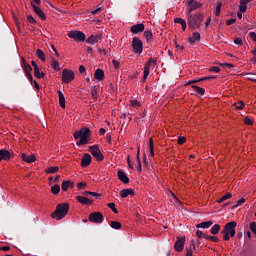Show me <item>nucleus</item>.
Masks as SVG:
<instances>
[{
  "label": "nucleus",
  "instance_id": "nucleus-1",
  "mask_svg": "<svg viewBox=\"0 0 256 256\" xmlns=\"http://www.w3.org/2000/svg\"><path fill=\"white\" fill-rule=\"evenodd\" d=\"M74 139H79L76 145H89V139H91V130L87 127H82L80 130L75 131L73 134Z\"/></svg>",
  "mask_w": 256,
  "mask_h": 256
},
{
  "label": "nucleus",
  "instance_id": "nucleus-2",
  "mask_svg": "<svg viewBox=\"0 0 256 256\" xmlns=\"http://www.w3.org/2000/svg\"><path fill=\"white\" fill-rule=\"evenodd\" d=\"M69 213V203H62L56 206L55 211L51 214L52 219L61 221Z\"/></svg>",
  "mask_w": 256,
  "mask_h": 256
},
{
  "label": "nucleus",
  "instance_id": "nucleus-3",
  "mask_svg": "<svg viewBox=\"0 0 256 256\" xmlns=\"http://www.w3.org/2000/svg\"><path fill=\"white\" fill-rule=\"evenodd\" d=\"M203 22V14H188V25L190 29H199L201 27V23Z\"/></svg>",
  "mask_w": 256,
  "mask_h": 256
},
{
  "label": "nucleus",
  "instance_id": "nucleus-4",
  "mask_svg": "<svg viewBox=\"0 0 256 256\" xmlns=\"http://www.w3.org/2000/svg\"><path fill=\"white\" fill-rule=\"evenodd\" d=\"M235 227L237 222L232 221L225 224L222 234L224 235V241H229L231 237H235Z\"/></svg>",
  "mask_w": 256,
  "mask_h": 256
},
{
  "label": "nucleus",
  "instance_id": "nucleus-5",
  "mask_svg": "<svg viewBox=\"0 0 256 256\" xmlns=\"http://www.w3.org/2000/svg\"><path fill=\"white\" fill-rule=\"evenodd\" d=\"M132 51L133 53H136V55H141V53H143V41L137 36L132 38Z\"/></svg>",
  "mask_w": 256,
  "mask_h": 256
},
{
  "label": "nucleus",
  "instance_id": "nucleus-6",
  "mask_svg": "<svg viewBox=\"0 0 256 256\" xmlns=\"http://www.w3.org/2000/svg\"><path fill=\"white\" fill-rule=\"evenodd\" d=\"M72 81H75V72L70 69H63L62 70V83H65L68 85V83H72Z\"/></svg>",
  "mask_w": 256,
  "mask_h": 256
},
{
  "label": "nucleus",
  "instance_id": "nucleus-7",
  "mask_svg": "<svg viewBox=\"0 0 256 256\" xmlns=\"http://www.w3.org/2000/svg\"><path fill=\"white\" fill-rule=\"evenodd\" d=\"M68 37L70 39H74L77 43H81L87 39V36H85V33L78 31V30H72L68 32Z\"/></svg>",
  "mask_w": 256,
  "mask_h": 256
},
{
  "label": "nucleus",
  "instance_id": "nucleus-8",
  "mask_svg": "<svg viewBox=\"0 0 256 256\" xmlns=\"http://www.w3.org/2000/svg\"><path fill=\"white\" fill-rule=\"evenodd\" d=\"M88 151L97 161H103V159H105L103 153H101V149H99V145L90 146Z\"/></svg>",
  "mask_w": 256,
  "mask_h": 256
},
{
  "label": "nucleus",
  "instance_id": "nucleus-9",
  "mask_svg": "<svg viewBox=\"0 0 256 256\" xmlns=\"http://www.w3.org/2000/svg\"><path fill=\"white\" fill-rule=\"evenodd\" d=\"M88 219L90 223L101 224L103 223V215L101 212H92L89 214Z\"/></svg>",
  "mask_w": 256,
  "mask_h": 256
},
{
  "label": "nucleus",
  "instance_id": "nucleus-10",
  "mask_svg": "<svg viewBox=\"0 0 256 256\" xmlns=\"http://www.w3.org/2000/svg\"><path fill=\"white\" fill-rule=\"evenodd\" d=\"M30 5L34 11V13L41 19L42 21H45L47 19V15H45V12L41 10V7L39 5L34 4L33 2H30Z\"/></svg>",
  "mask_w": 256,
  "mask_h": 256
},
{
  "label": "nucleus",
  "instance_id": "nucleus-11",
  "mask_svg": "<svg viewBox=\"0 0 256 256\" xmlns=\"http://www.w3.org/2000/svg\"><path fill=\"white\" fill-rule=\"evenodd\" d=\"M175 251L181 253L185 249V237H177V241L174 244Z\"/></svg>",
  "mask_w": 256,
  "mask_h": 256
},
{
  "label": "nucleus",
  "instance_id": "nucleus-12",
  "mask_svg": "<svg viewBox=\"0 0 256 256\" xmlns=\"http://www.w3.org/2000/svg\"><path fill=\"white\" fill-rule=\"evenodd\" d=\"M130 31H131V33H133V35L143 33V31H145V24L139 23V24L132 25L130 27Z\"/></svg>",
  "mask_w": 256,
  "mask_h": 256
},
{
  "label": "nucleus",
  "instance_id": "nucleus-13",
  "mask_svg": "<svg viewBox=\"0 0 256 256\" xmlns=\"http://www.w3.org/2000/svg\"><path fill=\"white\" fill-rule=\"evenodd\" d=\"M153 63H155V60L153 58H150L145 66H144V76H143V79L144 81L149 77V73L151 71V65H153Z\"/></svg>",
  "mask_w": 256,
  "mask_h": 256
},
{
  "label": "nucleus",
  "instance_id": "nucleus-14",
  "mask_svg": "<svg viewBox=\"0 0 256 256\" xmlns=\"http://www.w3.org/2000/svg\"><path fill=\"white\" fill-rule=\"evenodd\" d=\"M187 8H186V11L188 13V15H191V13H193V11L197 10V9H200V7L203 6V4L195 1V2H192L190 4H187Z\"/></svg>",
  "mask_w": 256,
  "mask_h": 256
},
{
  "label": "nucleus",
  "instance_id": "nucleus-15",
  "mask_svg": "<svg viewBox=\"0 0 256 256\" xmlns=\"http://www.w3.org/2000/svg\"><path fill=\"white\" fill-rule=\"evenodd\" d=\"M21 159L22 161H24V163H29V164L35 163V161H37V157L35 156V154L27 155L26 153H22Z\"/></svg>",
  "mask_w": 256,
  "mask_h": 256
},
{
  "label": "nucleus",
  "instance_id": "nucleus-16",
  "mask_svg": "<svg viewBox=\"0 0 256 256\" xmlns=\"http://www.w3.org/2000/svg\"><path fill=\"white\" fill-rule=\"evenodd\" d=\"M199 41H201V33L199 32H194L192 37L188 38V43H190V45H195V43Z\"/></svg>",
  "mask_w": 256,
  "mask_h": 256
},
{
  "label": "nucleus",
  "instance_id": "nucleus-17",
  "mask_svg": "<svg viewBox=\"0 0 256 256\" xmlns=\"http://www.w3.org/2000/svg\"><path fill=\"white\" fill-rule=\"evenodd\" d=\"M76 201L81 205H93V200L84 196H77Z\"/></svg>",
  "mask_w": 256,
  "mask_h": 256
},
{
  "label": "nucleus",
  "instance_id": "nucleus-18",
  "mask_svg": "<svg viewBox=\"0 0 256 256\" xmlns=\"http://www.w3.org/2000/svg\"><path fill=\"white\" fill-rule=\"evenodd\" d=\"M11 159V152L8 150H0V163L1 161H9Z\"/></svg>",
  "mask_w": 256,
  "mask_h": 256
},
{
  "label": "nucleus",
  "instance_id": "nucleus-19",
  "mask_svg": "<svg viewBox=\"0 0 256 256\" xmlns=\"http://www.w3.org/2000/svg\"><path fill=\"white\" fill-rule=\"evenodd\" d=\"M21 59H22V69H24L25 75L31 74V71H33V68H31V65H29V63H27V60H25L23 57Z\"/></svg>",
  "mask_w": 256,
  "mask_h": 256
},
{
  "label": "nucleus",
  "instance_id": "nucleus-20",
  "mask_svg": "<svg viewBox=\"0 0 256 256\" xmlns=\"http://www.w3.org/2000/svg\"><path fill=\"white\" fill-rule=\"evenodd\" d=\"M129 195H135V190L132 188H128L120 191V196L122 197V199L129 197Z\"/></svg>",
  "mask_w": 256,
  "mask_h": 256
},
{
  "label": "nucleus",
  "instance_id": "nucleus-21",
  "mask_svg": "<svg viewBox=\"0 0 256 256\" xmlns=\"http://www.w3.org/2000/svg\"><path fill=\"white\" fill-rule=\"evenodd\" d=\"M89 165H91V154H84V156L81 160V166L89 167Z\"/></svg>",
  "mask_w": 256,
  "mask_h": 256
},
{
  "label": "nucleus",
  "instance_id": "nucleus-22",
  "mask_svg": "<svg viewBox=\"0 0 256 256\" xmlns=\"http://www.w3.org/2000/svg\"><path fill=\"white\" fill-rule=\"evenodd\" d=\"M118 179L122 181V183H124L125 185L129 183V177L127 176V174H125L123 170L118 171Z\"/></svg>",
  "mask_w": 256,
  "mask_h": 256
},
{
  "label": "nucleus",
  "instance_id": "nucleus-23",
  "mask_svg": "<svg viewBox=\"0 0 256 256\" xmlns=\"http://www.w3.org/2000/svg\"><path fill=\"white\" fill-rule=\"evenodd\" d=\"M94 79H96V81H103L105 79V72L101 69H97L94 73Z\"/></svg>",
  "mask_w": 256,
  "mask_h": 256
},
{
  "label": "nucleus",
  "instance_id": "nucleus-24",
  "mask_svg": "<svg viewBox=\"0 0 256 256\" xmlns=\"http://www.w3.org/2000/svg\"><path fill=\"white\" fill-rule=\"evenodd\" d=\"M253 0H240V6H239V11L241 13H245L247 11V4L251 3Z\"/></svg>",
  "mask_w": 256,
  "mask_h": 256
},
{
  "label": "nucleus",
  "instance_id": "nucleus-25",
  "mask_svg": "<svg viewBox=\"0 0 256 256\" xmlns=\"http://www.w3.org/2000/svg\"><path fill=\"white\" fill-rule=\"evenodd\" d=\"M213 225V221L201 222L196 225L197 229H209Z\"/></svg>",
  "mask_w": 256,
  "mask_h": 256
},
{
  "label": "nucleus",
  "instance_id": "nucleus-26",
  "mask_svg": "<svg viewBox=\"0 0 256 256\" xmlns=\"http://www.w3.org/2000/svg\"><path fill=\"white\" fill-rule=\"evenodd\" d=\"M59 105L62 109H65V95L61 90L58 91Z\"/></svg>",
  "mask_w": 256,
  "mask_h": 256
},
{
  "label": "nucleus",
  "instance_id": "nucleus-27",
  "mask_svg": "<svg viewBox=\"0 0 256 256\" xmlns=\"http://www.w3.org/2000/svg\"><path fill=\"white\" fill-rule=\"evenodd\" d=\"M193 92L195 95H205V89L197 86V85H192Z\"/></svg>",
  "mask_w": 256,
  "mask_h": 256
},
{
  "label": "nucleus",
  "instance_id": "nucleus-28",
  "mask_svg": "<svg viewBox=\"0 0 256 256\" xmlns=\"http://www.w3.org/2000/svg\"><path fill=\"white\" fill-rule=\"evenodd\" d=\"M174 23L181 25L183 31L187 29V22L183 18H175Z\"/></svg>",
  "mask_w": 256,
  "mask_h": 256
},
{
  "label": "nucleus",
  "instance_id": "nucleus-29",
  "mask_svg": "<svg viewBox=\"0 0 256 256\" xmlns=\"http://www.w3.org/2000/svg\"><path fill=\"white\" fill-rule=\"evenodd\" d=\"M144 37L147 43H151L153 41V32L151 30L144 31Z\"/></svg>",
  "mask_w": 256,
  "mask_h": 256
},
{
  "label": "nucleus",
  "instance_id": "nucleus-30",
  "mask_svg": "<svg viewBox=\"0 0 256 256\" xmlns=\"http://www.w3.org/2000/svg\"><path fill=\"white\" fill-rule=\"evenodd\" d=\"M58 172H59V166H52L45 170V173L47 175H51V174L58 173Z\"/></svg>",
  "mask_w": 256,
  "mask_h": 256
},
{
  "label": "nucleus",
  "instance_id": "nucleus-31",
  "mask_svg": "<svg viewBox=\"0 0 256 256\" xmlns=\"http://www.w3.org/2000/svg\"><path fill=\"white\" fill-rule=\"evenodd\" d=\"M86 41L90 45H95V43H99V36L91 35L90 37H88V39Z\"/></svg>",
  "mask_w": 256,
  "mask_h": 256
},
{
  "label": "nucleus",
  "instance_id": "nucleus-32",
  "mask_svg": "<svg viewBox=\"0 0 256 256\" xmlns=\"http://www.w3.org/2000/svg\"><path fill=\"white\" fill-rule=\"evenodd\" d=\"M72 185H73V183H71V181H69V180L63 181L61 189H62V191L66 192L69 190L70 187H72Z\"/></svg>",
  "mask_w": 256,
  "mask_h": 256
},
{
  "label": "nucleus",
  "instance_id": "nucleus-33",
  "mask_svg": "<svg viewBox=\"0 0 256 256\" xmlns=\"http://www.w3.org/2000/svg\"><path fill=\"white\" fill-rule=\"evenodd\" d=\"M61 191V186H59V184H55L54 186L51 187V193H53V195H59Z\"/></svg>",
  "mask_w": 256,
  "mask_h": 256
},
{
  "label": "nucleus",
  "instance_id": "nucleus-34",
  "mask_svg": "<svg viewBox=\"0 0 256 256\" xmlns=\"http://www.w3.org/2000/svg\"><path fill=\"white\" fill-rule=\"evenodd\" d=\"M233 197V194L226 193L224 196H222L220 199L217 200V203H223V201H227V199H231Z\"/></svg>",
  "mask_w": 256,
  "mask_h": 256
},
{
  "label": "nucleus",
  "instance_id": "nucleus-35",
  "mask_svg": "<svg viewBox=\"0 0 256 256\" xmlns=\"http://www.w3.org/2000/svg\"><path fill=\"white\" fill-rule=\"evenodd\" d=\"M221 230V226L219 224H215L211 230H210V233L212 235H217L219 233V231Z\"/></svg>",
  "mask_w": 256,
  "mask_h": 256
},
{
  "label": "nucleus",
  "instance_id": "nucleus-36",
  "mask_svg": "<svg viewBox=\"0 0 256 256\" xmlns=\"http://www.w3.org/2000/svg\"><path fill=\"white\" fill-rule=\"evenodd\" d=\"M51 67L52 69H54V71H61V67L59 66V61L57 60H52Z\"/></svg>",
  "mask_w": 256,
  "mask_h": 256
},
{
  "label": "nucleus",
  "instance_id": "nucleus-37",
  "mask_svg": "<svg viewBox=\"0 0 256 256\" xmlns=\"http://www.w3.org/2000/svg\"><path fill=\"white\" fill-rule=\"evenodd\" d=\"M34 76H35L37 79H43V77H45V73L40 72V71H39V68H36V69H34Z\"/></svg>",
  "mask_w": 256,
  "mask_h": 256
},
{
  "label": "nucleus",
  "instance_id": "nucleus-38",
  "mask_svg": "<svg viewBox=\"0 0 256 256\" xmlns=\"http://www.w3.org/2000/svg\"><path fill=\"white\" fill-rule=\"evenodd\" d=\"M129 103L130 106L134 109H139V107H141V102H139L138 100H130Z\"/></svg>",
  "mask_w": 256,
  "mask_h": 256
},
{
  "label": "nucleus",
  "instance_id": "nucleus-39",
  "mask_svg": "<svg viewBox=\"0 0 256 256\" xmlns=\"http://www.w3.org/2000/svg\"><path fill=\"white\" fill-rule=\"evenodd\" d=\"M36 55H37L38 59H40V61H45V52H43V50L38 49L36 51Z\"/></svg>",
  "mask_w": 256,
  "mask_h": 256
},
{
  "label": "nucleus",
  "instance_id": "nucleus-40",
  "mask_svg": "<svg viewBox=\"0 0 256 256\" xmlns=\"http://www.w3.org/2000/svg\"><path fill=\"white\" fill-rule=\"evenodd\" d=\"M234 106L236 109H238V111H243V109L245 108V103H243V101H239L237 103H234Z\"/></svg>",
  "mask_w": 256,
  "mask_h": 256
},
{
  "label": "nucleus",
  "instance_id": "nucleus-41",
  "mask_svg": "<svg viewBox=\"0 0 256 256\" xmlns=\"http://www.w3.org/2000/svg\"><path fill=\"white\" fill-rule=\"evenodd\" d=\"M110 227H112V229H121L122 225L118 221H112L110 223Z\"/></svg>",
  "mask_w": 256,
  "mask_h": 256
},
{
  "label": "nucleus",
  "instance_id": "nucleus-42",
  "mask_svg": "<svg viewBox=\"0 0 256 256\" xmlns=\"http://www.w3.org/2000/svg\"><path fill=\"white\" fill-rule=\"evenodd\" d=\"M91 95H92L93 99H98L99 95H98V91H97L96 86H93L91 88Z\"/></svg>",
  "mask_w": 256,
  "mask_h": 256
},
{
  "label": "nucleus",
  "instance_id": "nucleus-43",
  "mask_svg": "<svg viewBox=\"0 0 256 256\" xmlns=\"http://www.w3.org/2000/svg\"><path fill=\"white\" fill-rule=\"evenodd\" d=\"M205 239H208L209 241H212L213 243H218L219 237L217 236H209L206 234Z\"/></svg>",
  "mask_w": 256,
  "mask_h": 256
},
{
  "label": "nucleus",
  "instance_id": "nucleus-44",
  "mask_svg": "<svg viewBox=\"0 0 256 256\" xmlns=\"http://www.w3.org/2000/svg\"><path fill=\"white\" fill-rule=\"evenodd\" d=\"M83 195H86V197L89 195H91L92 197H96V198L101 197V195L98 194L97 192H91V191H85V192H83Z\"/></svg>",
  "mask_w": 256,
  "mask_h": 256
},
{
  "label": "nucleus",
  "instance_id": "nucleus-45",
  "mask_svg": "<svg viewBox=\"0 0 256 256\" xmlns=\"http://www.w3.org/2000/svg\"><path fill=\"white\" fill-rule=\"evenodd\" d=\"M107 206L109 207V209H111L113 211V213H115V214L119 213V210H117V208L115 207V203H113V202L108 203Z\"/></svg>",
  "mask_w": 256,
  "mask_h": 256
},
{
  "label": "nucleus",
  "instance_id": "nucleus-46",
  "mask_svg": "<svg viewBox=\"0 0 256 256\" xmlns=\"http://www.w3.org/2000/svg\"><path fill=\"white\" fill-rule=\"evenodd\" d=\"M221 7H223V4L220 2L216 6V11H215L216 17H219V15H221Z\"/></svg>",
  "mask_w": 256,
  "mask_h": 256
},
{
  "label": "nucleus",
  "instance_id": "nucleus-47",
  "mask_svg": "<svg viewBox=\"0 0 256 256\" xmlns=\"http://www.w3.org/2000/svg\"><path fill=\"white\" fill-rule=\"evenodd\" d=\"M101 11H103V7L99 6L97 7V9L91 10V14L92 15H99V13H101Z\"/></svg>",
  "mask_w": 256,
  "mask_h": 256
},
{
  "label": "nucleus",
  "instance_id": "nucleus-48",
  "mask_svg": "<svg viewBox=\"0 0 256 256\" xmlns=\"http://www.w3.org/2000/svg\"><path fill=\"white\" fill-rule=\"evenodd\" d=\"M27 21L28 23H31V25L37 24V20H35L32 15L27 16Z\"/></svg>",
  "mask_w": 256,
  "mask_h": 256
},
{
  "label": "nucleus",
  "instance_id": "nucleus-49",
  "mask_svg": "<svg viewBox=\"0 0 256 256\" xmlns=\"http://www.w3.org/2000/svg\"><path fill=\"white\" fill-rule=\"evenodd\" d=\"M196 236L198 237V239H205V237L207 236V234H204L203 231L197 230L196 231Z\"/></svg>",
  "mask_w": 256,
  "mask_h": 256
},
{
  "label": "nucleus",
  "instance_id": "nucleus-50",
  "mask_svg": "<svg viewBox=\"0 0 256 256\" xmlns=\"http://www.w3.org/2000/svg\"><path fill=\"white\" fill-rule=\"evenodd\" d=\"M209 71L212 73H219L221 71V68L219 66H213L209 69Z\"/></svg>",
  "mask_w": 256,
  "mask_h": 256
},
{
  "label": "nucleus",
  "instance_id": "nucleus-51",
  "mask_svg": "<svg viewBox=\"0 0 256 256\" xmlns=\"http://www.w3.org/2000/svg\"><path fill=\"white\" fill-rule=\"evenodd\" d=\"M250 230L254 235H256V222H251L250 223Z\"/></svg>",
  "mask_w": 256,
  "mask_h": 256
},
{
  "label": "nucleus",
  "instance_id": "nucleus-52",
  "mask_svg": "<svg viewBox=\"0 0 256 256\" xmlns=\"http://www.w3.org/2000/svg\"><path fill=\"white\" fill-rule=\"evenodd\" d=\"M245 203V198H241L237 201L236 205L234 206V209H237V207H240V205H243Z\"/></svg>",
  "mask_w": 256,
  "mask_h": 256
},
{
  "label": "nucleus",
  "instance_id": "nucleus-53",
  "mask_svg": "<svg viewBox=\"0 0 256 256\" xmlns=\"http://www.w3.org/2000/svg\"><path fill=\"white\" fill-rule=\"evenodd\" d=\"M87 187V183L80 182L77 184V189L81 191V189H85Z\"/></svg>",
  "mask_w": 256,
  "mask_h": 256
},
{
  "label": "nucleus",
  "instance_id": "nucleus-54",
  "mask_svg": "<svg viewBox=\"0 0 256 256\" xmlns=\"http://www.w3.org/2000/svg\"><path fill=\"white\" fill-rule=\"evenodd\" d=\"M185 141H187V138H185L184 136H180L178 138V145H183V143H185Z\"/></svg>",
  "mask_w": 256,
  "mask_h": 256
},
{
  "label": "nucleus",
  "instance_id": "nucleus-55",
  "mask_svg": "<svg viewBox=\"0 0 256 256\" xmlns=\"http://www.w3.org/2000/svg\"><path fill=\"white\" fill-rule=\"evenodd\" d=\"M244 123H245V125H253V120H251V118H249V117H245Z\"/></svg>",
  "mask_w": 256,
  "mask_h": 256
},
{
  "label": "nucleus",
  "instance_id": "nucleus-56",
  "mask_svg": "<svg viewBox=\"0 0 256 256\" xmlns=\"http://www.w3.org/2000/svg\"><path fill=\"white\" fill-rule=\"evenodd\" d=\"M149 149L150 151H155V146L153 145V138H149Z\"/></svg>",
  "mask_w": 256,
  "mask_h": 256
},
{
  "label": "nucleus",
  "instance_id": "nucleus-57",
  "mask_svg": "<svg viewBox=\"0 0 256 256\" xmlns=\"http://www.w3.org/2000/svg\"><path fill=\"white\" fill-rule=\"evenodd\" d=\"M247 80L248 81H253V83H256V78L253 77V73H248Z\"/></svg>",
  "mask_w": 256,
  "mask_h": 256
},
{
  "label": "nucleus",
  "instance_id": "nucleus-58",
  "mask_svg": "<svg viewBox=\"0 0 256 256\" xmlns=\"http://www.w3.org/2000/svg\"><path fill=\"white\" fill-rule=\"evenodd\" d=\"M234 43H235V45H243V39H241V38H235L234 39Z\"/></svg>",
  "mask_w": 256,
  "mask_h": 256
},
{
  "label": "nucleus",
  "instance_id": "nucleus-59",
  "mask_svg": "<svg viewBox=\"0 0 256 256\" xmlns=\"http://www.w3.org/2000/svg\"><path fill=\"white\" fill-rule=\"evenodd\" d=\"M112 65H113L114 69H119V67H120V63L117 60H112Z\"/></svg>",
  "mask_w": 256,
  "mask_h": 256
},
{
  "label": "nucleus",
  "instance_id": "nucleus-60",
  "mask_svg": "<svg viewBox=\"0 0 256 256\" xmlns=\"http://www.w3.org/2000/svg\"><path fill=\"white\" fill-rule=\"evenodd\" d=\"M175 47H176L177 51H184V50H185V47L179 45V44L177 43V41H175Z\"/></svg>",
  "mask_w": 256,
  "mask_h": 256
},
{
  "label": "nucleus",
  "instance_id": "nucleus-61",
  "mask_svg": "<svg viewBox=\"0 0 256 256\" xmlns=\"http://www.w3.org/2000/svg\"><path fill=\"white\" fill-rule=\"evenodd\" d=\"M249 37H250V39H252L254 41V43H256V33L255 32H250Z\"/></svg>",
  "mask_w": 256,
  "mask_h": 256
},
{
  "label": "nucleus",
  "instance_id": "nucleus-62",
  "mask_svg": "<svg viewBox=\"0 0 256 256\" xmlns=\"http://www.w3.org/2000/svg\"><path fill=\"white\" fill-rule=\"evenodd\" d=\"M235 21H236L235 18H231V19L226 21V25H228V26L233 25V24H235Z\"/></svg>",
  "mask_w": 256,
  "mask_h": 256
},
{
  "label": "nucleus",
  "instance_id": "nucleus-63",
  "mask_svg": "<svg viewBox=\"0 0 256 256\" xmlns=\"http://www.w3.org/2000/svg\"><path fill=\"white\" fill-rule=\"evenodd\" d=\"M130 158H131V156L127 157V164H128L130 169H133V165L131 164V159Z\"/></svg>",
  "mask_w": 256,
  "mask_h": 256
},
{
  "label": "nucleus",
  "instance_id": "nucleus-64",
  "mask_svg": "<svg viewBox=\"0 0 256 256\" xmlns=\"http://www.w3.org/2000/svg\"><path fill=\"white\" fill-rule=\"evenodd\" d=\"M186 256H193V250L191 249L187 250Z\"/></svg>",
  "mask_w": 256,
  "mask_h": 256
}]
</instances>
